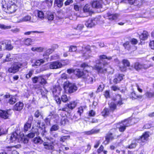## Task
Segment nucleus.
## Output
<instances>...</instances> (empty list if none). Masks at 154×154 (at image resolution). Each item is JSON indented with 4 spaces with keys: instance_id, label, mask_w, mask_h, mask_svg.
<instances>
[{
    "instance_id": "obj_1",
    "label": "nucleus",
    "mask_w": 154,
    "mask_h": 154,
    "mask_svg": "<svg viewBox=\"0 0 154 154\" xmlns=\"http://www.w3.org/2000/svg\"><path fill=\"white\" fill-rule=\"evenodd\" d=\"M81 67L83 68L84 70L86 71L83 75L84 81L86 84H91L93 83L94 79L91 76V74L88 72L89 69L90 68L88 64L83 63L81 65Z\"/></svg>"
},
{
    "instance_id": "obj_2",
    "label": "nucleus",
    "mask_w": 154,
    "mask_h": 154,
    "mask_svg": "<svg viewBox=\"0 0 154 154\" xmlns=\"http://www.w3.org/2000/svg\"><path fill=\"white\" fill-rule=\"evenodd\" d=\"M135 119H133L131 120L125 119L121 122L117 124V127L119 129V131L121 132H124L126 129V127L132 125L135 122Z\"/></svg>"
},
{
    "instance_id": "obj_3",
    "label": "nucleus",
    "mask_w": 154,
    "mask_h": 154,
    "mask_svg": "<svg viewBox=\"0 0 154 154\" xmlns=\"http://www.w3.org/2000/svg\"><path fill=\"white\" fill-rule=\"evenodd\" d=\"M64 88L66 93L71 94L75 92L77 90V88L74 84L66 82L64 84Z\"/></svg>"
},
{
    "instance_id": "obj_4",
    "label": "nucleus",
    "mask_w": 154,
    "mask_h": 154,
    "mask_svg": "<svg viewBox=\"0 0 154 154\" xmlns=\"http://www.w3.org/2000/svg\"><path fill=\"white\" fill-rule=\"evenodd\" d=\"M60 89L59 88L57 87H53L51 89V92L54 97V99L57 104H60L61 102V100L58 96L60 94Z\"/></svg>"
},
{
    "instance_id": "obj_5",
    "label": "nucleus",
    "mask_w": 154,
    "mask_h": 154,
    "mask_svg": "<svg viewBox=\"0 0 154 154\" xmlns=\"http://www.w3.org/2000/svg\"><path fill=\"white\" fill-rule=\"evenodd\" d=\"M18 137L17 134L14 132L11 134L7 136V142L8 143H15L16 142L18 141Z\"/></svg>"
},
{
    "instance_id": "obj_6",
    "label": "nucleus",
    "mask_w": 154,
    "mask_h": 154,
    "mask_svg": "<svg viewBox=\"0 0 154 154\" xmlns=\"http://www.w3.org/2000/svg\"><path fill=\"white\" fill-rule=\"evenodd\" d=\"M21 63H15L11 66L8 69V71L10 73H15L18 72L19 69L21 68Z\"/></svg>"
},
{
    "instance_id": "obj_7",
    "label": "nucleus",
    "mask_w": 154,
    "mask_h": 154,
    "mask_svg": "<svg viewBox=\"0 0 154 154\" xmlns=\"http://www.w3.org/2000/svg\"><path fill=\"white\" fill-rule=\"evenodd\" d=\"M90 48L89 46H86L84 48H82L81 53L82 54V57L85 59L88 58L91 56Z\"/></svg>"
},
{
    "instance_id": "obj_8",
    "label": "nucleus",
    "mask_w": 154,
    "mask_h": 154,
    "mask_svg": "<svg viewBox=\"0 0 154 154\" xmlns=\"http://www.w3.org/2000/svg\"><path fill=\"white\" fill-rule=\"evenodd\" d=\"M105 17L106 19H108L110 21H113L116 20L117 19L119 16V15L118 14H111L109 12L106 13L105 15Z\"/></svg>"
},
{
    "instance_id": "obj_9",
    "label": "nucleus",
    "mask_w": 154,
    "mask_h": 154,
    "mask_svg": "<svg viewBox=\"0 0 154 154\" xmlns=\"http://www.w3.org/2000/svg\"><path fill=\"white\" fill-rule=\"evenodd\" d=\"M63 66L62 64L58 61H55L51 63L49 65L51 69H57L61 68Z\"/></svg>"
},
{
    "instance_id": "obj_10",
    "label": "nucleus",
    "mask_w": 154,
    "mask_h": 154,
    "mask_svg": "<svg viewBox=\"0 0 154 154\" xmlns=\"http://www.w3.org/2000/svg\"><path fill=\"white\" fill-rule=\"evenodd\" d=\"M149 136L148 133L147 132H145L143 134V135L139 139H136V141H137V143H140V141L144 142L147 140Z\"/></svg>"
},
{
    "instance_id": "obj_11",
    "label": "nucleus",
    "mask_w": 154,
    "mask_h": 154,
    "mask_svg": "<svg viewBox=\"0 0 154 154\" xmlns=\"http://www.w3.org/2000/svg\"><path fill=\"white\" fill-rule=\"evenodd\" d=\"M113 100L116 102L118 106H120L123 104L122 100L121 95L119 94L116 95L113 98Z\"/></svg>"
},
{
    "instance_id": "obj_12",
    "label": "nucleus",
    "mask_w": 154,
    "mask_h": 154,
    "mask_svg": "<svg viewBox=\"0 0 154 154\" xmlns=\"http://www.w3.org/2000/svg\"><path fill=\"white\" fill-rule=\"evenodd\" d=\"M134 69L137 71H139L143 69H146L147 68L145 65L142 64L138 62L134 63Z\"/></svg>"
},
{
    "instance_id": "obj_13",
    "label": "nucleus",
    "mask_w": 154,
    "mask_h": 154,
    "mask_svg": "<svg viewBox=\"0 0 154 154\" xmlns=\"http://www.w3.org/2000/svg\"><path fill=\"white\" fill-rule=\"evenodd\" d=\"M96 23L95 19H91L87 21L85 25L87 27L91 28L94 26Z\"/></svg>"
},
{
    "instance_id": "obj_14",
    "label": "nucleus",
    "mask_w": 154,
    "mask_h": 154,
    "mask_svg": "<svg viewBox=\"0 0 154 154\" xmlns=\"http://www.w3.org/2000/svg\"><path fill=\"white\" fill-rule=\"evenodd\" d=\"M9 111L0 110V117L4 119H8L9 115Z\"/></svg>"
},
{
    "instance_id": "obj_15",
    "label": "nucleus",
    "mask_w": 154,
    "mask_h": 154,
    "mask_svg": "<svg viewBox=\"0 0 154 154\" xmlns=\"http://www.w3.org/2000/svg\"><path fill=\"white\" fill-rule=\"evenodd\" d=\"M91 6L93 8H102V3L101 1H94L91 3Z\"/></svg>"
},
{
    "instance_id": "obj_16",
    "label": "nucleus",
    "mask_w": 154,
    "mask_h": 154,
    "mask_svg": "<svg viewBox=\"0 0 154 154\" xmlns=\"http://www.w3.org/2000/svg\"><path fill=\"white\" fill-rule=\"evenodd\" d=\"M113 138L112 134L108 133L105 136V140L103 142V143L107 144L109 143L110 140H112Z\"/></svg>"
},
{
    "instance_id": "obj_17",
    "label": "nucleus",
    "mask_w": 154,
    "mask_h": 154,
    "mask_svg": "<svg viewBox=\"0 0 154 154\" xmlns=\"http://www.w3.org/2000/svg\"><path fill=\"white\" fill-rule=\"evenodd\" d=\"M23 107V104L22 102H19L17 103L14 106L13 109L17 111L21 110Z\"/></svg>"
},
{
    "instance_id": "obj_18",
    "label": "nucleus",
    "mask_w": 154,
    "mask_h": 154,
    "mask_svg": "<svg viewBox=\"0 0 154 154\" xmlns=\"http://www.w3.org/2000/svg\"><path fill=\"white\" fill-rule=\"evenodd\" d=\"M45 60H46L45 58H44V59H41L36 60L33 62V63L32 64V66H39L41 64L45 62Z\"/></svg>"
},
{
    "instance_id": "obj_19",
    "label": "nucleus",
    "mask_w": 154,
    "mask_h": 154,
    "mask_svg": "<svg viewBox=\"0 0 154 154\" xmlns=\"http://www.w3.org/2000/svg\"><path fill=\"white\" fill-rule=\"evenodd\" d=\"M17 5H17L16 4L10 6H9V5H7L8 9L9 10L10 12L11 13L14 12L17 8L18 6H19L18 5V4Z\"/></svg>"
},
{
    "instance_id": "obj_20",
    "label": "nucleus",
    "mask_w": 154,
    "mask_h": 154,
    "mask_svg": "<svg viewBox=\"0 0 154 154\" xmlns=\"http://www.w3.org/2000/svg\"><path fill=\"white\" fill-rule=\"evenodd\" d=\"M86 71L84 70V72L81 71L79 69H76L74 70V73L79 78H80L82 76L83 78L84 74L86 72Z\"/></svg>"
},
{
    "instance_id": "obj_21",
    "label": "nucleus",
    "mask_w": 154,
    "mask_h": 154,
    "mask_svg": "<svg viewBox=\"0 0 154 154\" xmlns=\"http://www.w3.org/2000/svg\"><path fill=\"white\" fill-rule=\"evenodd\" d=\"M148 36V32L146 31H144L141 34L139 35V38L140 40H145L147 38Z\"/></svg>"
},
{
    "instance_id": "obj_22",
    "label": "nucleus",
    "mask_w": 154,
    "mask_h": 154,
    "mask_svg": "<svg viewBox=\"0 0 154 154\" xmlns=\"http://www.w3.org/2000/svg\"><path fill=\"white\" fill-rule=\"evenodd\" d=\"M78 103V101L77 100L72 101L67 105V106L68 108L72 109L76 107Z\"/></svg>"
},
{
    "instance_id": "obj_23",
    "label": "nucleus",
    "mask_w": 154,
    "mask_h": 154,
    "mask_svg": "<svg viewBox=\"0 0 154 154\" xmlns=\"http://www.w3.org/2000/svg\"><path fill=\"white\" fill-rule=\"evenodd\" d=\"M123 75L122 74H119L116 75V78L113 80V82L115 84H117L122 80Z\"/></svg>"
},
{
    "instance_id": "obj_24",
    "label": "nucleus",
    "mask_w": 154,
    "mask_h": 154,
    "mask_svg": "<svg viewBox=\"0 0 154 154\" xmlns=\"http://www.w3.org/2000/svg\"><path fill=\"white\" fill-rule=\"evenodd\" d=\"M41 122L39 121H38L37 122L36 126L37 127L39 128V129H41L42 131L41 132L42 135H43L45 133L46 131L45 130V127L44 125H42V127H41L40 126Z\"/></svg>"
},
{
    "instance_id": "obj_25",
    "label": "nucleus",
    "mask_w": 154,
    "mask_h": 154,
    "mask_svg": "<svg viewBox=\"0 0 154 154\" xmlns=\"http://www.w3.org/2000/svg\"><path fill=\"white\" fill-rule=\"evenodd\" d=\"M2 44L3 47H4V48L8 50H11L13 48V46L11 45L10 43H8V42H5V43L3 42H2Z\"/></svg>"
},
{
    "instance_id": "obj_26",
    "label": "nucleus",
    "mask_w": 154,
    "mask_h": 154,
    "mask_svg": "<svg viewBox=\"0 0 154 154\" xmlns=\"http://www.w3.org/2000/svg\"><path fill=\"white\" fill-rule=\"evenodd\" d=\"M100 131V129H93L91 131H85V133L87 135H90L93 134L98 133Z\"/></svg>"
},
{
    "instance_id": "obj_27",
    "label": "nucleus",
    "mask_w": 154,
    "mask_h": 154,
    "mask_svg": "<svg viewBox=\"0 0 154 154\" xmlns=\"http://www.w3.org/2000/svg\"><path fill=\"white\" fill-rule=\"evenodd\" d=\"M53 51V49H48L45 52L44 54H43V56H45L46 57L44 58H45L46 61H48V59H49L48 55L51 54Z\"/></svg>"
},
{
    "instance_id": "obj_28",
    "label": "nucleus",
    "mask_w": 154,
    "mask_h": 154,
    "mask_svg": "<svg viewBox=\"0 0 154 154\" xmlns=\"http://www.w3.org/2000/svg\"><path fill=\"white\" fill-rule=\"evenodd\" d=\"M12 148V146L10 147H9V149L8 150L9 151L7 153L3 152L0 153V154H19L17 152L16 150L12 151L11 148Z\"/></svg>"
},
{
    "instance_id": "obj_29",
    "label": "nucleus",
    "mask_w": 154,
    "mask_h": 154,
    "mask_svg": "<svg viewBox=\"0 0 154 154\" xmlns=\"http://www.w3.org/2000/svg\"><path fill=\"white\" fill-rule=\"evenodd\" d=\"M64 1V0H54V5L59 8H61L63 5Z\"/></svg>"
},
{
    "instance_id": "obj_30",
    "label": "nucleus",
    "mask_w": 154,
    "mask_h": 154,
    "mask_svg": "<svg viewBox=\"0 0 154 154\" xmlns=\"http://www.w3.org/2000/svg\"><path fill=\"white\" fill-rule=\"evenodd\" d=\"M46 15L45 16L49 20L51 21L54 19V16L52 13L49 11H47L46 12Z\"/></svg>"
},
{
    "instance_id": "obj_31",
    "label": "nucleus",
    "mask_w": 154,
    "mask_h": 154,
    "mask_svg": "<svg viewBox=\"0 0 154 154\" xmlns=\"http://www.w3.org/2000/svg\"><path fill=\"white\" fill-rule=\"evenodd\" d=\"M69 121L66 117H62L60 121V123L61 125H64L67 124Z\"/></svg>"
},
{
    "instance_id": "obj_32",
    "label": "nucleus",
    "mask_w": 154,
    "mask_h": 154,
    "mask_svg": "<svg viewBox=\"0 0 154 154\" xmlns=\"http://www.w3.org/2000/svg\"><path fill=\"white\" fill-rule=\"evenodd\" d=\"M117 104H116L113 102H111L109 104V107L110 108V111L113 112L117 109Z\"/></svg>"
},
{
    "instance_id": "obj_33",
    "label": "nucleus",
    "mask_w": 154,
    "mask_h": 154,
    "mask_svg": "<svg viewBox=\"0 0 154 154\" xmlns=\"http://www.w3.org/2000/svg\"><path fill=\"white\" fill-rule=\"evenodd\" d=\"M31 126V123H29L28 122L26 123L24 125V131L26 132L29 131L30 129Z\"/></svg>"
},
{
    "instance_id": "obj_34",
    "label": "nucleus",
    "mask_w": 154,
    "mask_h": 154,
    "mask_svg": "<svg viewBox=\"0 0 154 154\" xmlns=\"http://www.w3.org/2000/svg\"><path fill=\"white\" fill-rule=\"evenodd\" d=\"M110 112V111L108 108H105L101 112L102 115L103 116H107L109 114Z\"/></svg>"
},
{
    "instance_id": "obj_35",
    "label": "nucleus",
    "mask_w": 154,
    "mask_h": 154,
    "mask_svg": "<svg viewBox=\"0 0 154 154\" xmlns=\"http://www.w3.org/2000/svg\"><path fill=\"white\" fill-rule=\"evenodd\" d=\"M43 144L45 148L48 150H52L54 148L53 146L50 145L48 143L45 142Z\"/></svg>"
},
{
    "instance_id": "obj_36",
    "label": "nucleus",
    "mask_w": 154,
    "mask_h": 154,
    "mask_svg": "<svg viewBox=\"0 0 154 154\" xmlns=\"http://www.w3.org/2000/svg\"><path fill=\"white\" fill-rule=\"evenodd\" d=\"M91 8L90 5L86 4L83 8V11L84 12H88L91 11Z\"/></svg>"
},
{
    "instance_id": "obj_37",
    "label": "nucleus",
    "mask_w": 154,
    "mask_h": 154,
    "mask_svg": "<svg viewBox=\"0 0 154 154\" xmlns=\"http://www.w3.org/2000/svg\"><path fill=\"white\" fill-rule=\"evenodd\" d=\"M95 67L99 72L104 73L106 71V69L102 68L101 67L97 65L95 66Z\"/></svg>"
},
{
    "instance_id": "obj_38",
    "label": "nucleus",
    "mask_w": 154,
    "mask_h": 154,
    "mask_svg": "<svg viewBox=\"0 0 154 154\" xmlns=\"http://www.w3.org/2000/svg\"><path fill=\"white\" fill-rule=\"evenodd\" d=\"M99 57L100 59V62L103 61V60L104 59H106L108 60H110L112 59L111 57H107L106 55H100L99 56Z\"/></svg>"
},
{
    "instance_id": "obj_39",
    "label": "nucleus",
    "mask_w": 154,
    "mask_h": 154,
    "mask_svg": "<svg viewBox=\"0 0 154 154\" xmlns=\"http://www.w3.org/2000/svg\"><path fill=\"white\" fill-rule=\"evenodd\" d=\"M33 142L35 143L41 144L43 141L40 137H36L33 139Z\"/></svg>"
},
{
    "instance_id": "obj_40",
    "label": "nucleus",
    "mask_w": 154,
    "mask_h": 154,
    "mask_svg": "<svg viewBox=\"0 0 154 154\" xmlns=\"http://www.w3.org/2000/svg\"><path fill=\"white\" fill-rule=\"evenodd\" d=\"M43 3H46L47 6L50 8L52 5L53 0H45L43 2Z\"/></svg>"
},
{
    "instance_id": "obj_41",
    "label": "nucleus",
    "mask_w": 154,
    "mask_h": 154,
    "mask_svg": "<svg viewBox=\"0 0 154 154\" xmlns=\"http://www.w3.org/2000/svg\"><path fill=\"white\" fill-rule=\"evenodd\" d=\"M31 50L33 51H36L37 52H41L43 51V48L41 47H33L31 48Z\"/></svg>"
},
{
    "instance_id": "obj_42",
    "label": "nucleus",
    "mask_w": 154,
    "mask_h": 154,
    "mask_svg": "<svg viewBox=\"0 0 154 154\" xmlns=\"http://www.w3.org/2000/svg\"><path fill=\"white\" fill-rule=\"evenodd\" d=\"M38 82L43 85H45L47 83L46 81L41 76H39V78H38Z\"/></svg>"
},
{
    "instance_id": "obj_43",
    "label": "nucleus",
    "mask_w": 154,
    "mask_h": 154,
    "mask_svg": "<svg viewBox=\"0 0 154 154\" xmlns=\"http://www.w3.org/2000/svg\"><path fill=\"white\" fill-rule=\"evenodd\" d=\"M11 56V54H7L6 56V59L4 60L3 61V63H4L6 62H9L11 61L13 59L10 57Z\"/></svg>"
},
{
    "instance_id": "obj_44",
    "label": "nucleus",
    "mask_w": 154,
    "mask_h": 154,
    "mask_svg": "<svg viewBox=\"0 0 154 154\" xmlns=\"http://www.w3.org/2000/svg\"><path fill=\"white\" fill-rule=\"evenodd\" d=\"M17 100L16 98L15 97H13L9 99L8 102L10 104H13Z\"/></svg>"
},
{
    "instance_id": "obj_45",
    "label": "nucleus",
    "mask_w": 154,
    "mask_h": 154,
    "mask_svg": "<svg viewBox=\"0 0 154 154\" xmlns=\"http://www.w3.org/2000/svg\"><path fill=\"white\" fill-rule=\"evenodd\" d=\"M59 128V126L55 124L53 125L51 128L50 129V131H56L58 130Z\"/></svg>"
},
{
    "instance_id": "obj_46",
    "label": "nucleus",
    "mask_w": 154,
    "mask_h": 154,
    "mask_svg": "<svg viewBox=\"0 0 154 154\" xmlns=\"http://www.w3.org/2000/svg\"><path fill=\"white\" fill-rule=\"evenodd\" d=\"M41 92L42 97L44 98L47 99V97L46 96V94L48 92V91L46 90H45L44 91L41 90Z\"/></svg>"
},
{
    "instance_id": "obj_47",
    "label": "nucleus",
    "mask_w": 154,
    "mask_h": 154,
    "mask_svg": "<svg viewBox=\"0 0 154 154\" xmlns=\"http://www.w3.org/2000/svg\"><path fill=\"white\" fill-rule=\"evenodd\" d=\"M6 2L7 3V5H15V3L16 2V1L14 0H6Z\"/></svg>"
},
{
    "instance_id": "obj_48",
    "label": "nucleus",
    "mask_w": 154,
    "mask_h": 154,
    "mask_svg": "<svg viewBox=\"0 0 154 154\" xmlns=\"http://www.w3.org/2000/svg\"><path fill=\"white\" fill-rule=\"evenodd\" d=\"M125 49L129 50L130 48V46L129 44V42H127L125 43H124L123 45Z\"/></svg>"
},
{
    "instance_id": "obj_49",
    "label": "nucleus",
    "mask_w": 154,
    "mask_h": 154,
    "mask_svg": "<svg viewBox=\"0 0 154 154\" xmlns=\"http://www.w3.org/2000/svg\"><path fill=\"white\" fill-rule=\"evenodd\" d=\"M85 108V106H81L78 108L77 113L79 114L80 116H81V114L83 112L84 109Z\"/></svg>"
},
{
    "instance_id": "obj_50",
    "label": "nucleus",
    "mask_w": 154,
    "mask_h": 154,
    "mask_svg": "<svg viewBox=\"0 0 154 154\" xmlns=\"http://www.w3.org/2000/svg\"><path fill=\"white\" fill-rule=\"evenodd\" d=\"M52 115V114L51 113L46 118L45 120V121L47 124L50 123V121L51 118V116Z\"/></svg>"
},
{
    "instance_id": "obj_51",
    "label": "nucleus",
    "mask_w": 154,
    "mask_h": 154,
    "mask_svg": "<svg viewBox=\"0 0 154 154\" xmlns=\"http://www.w3.org/2000/svg\"><path fill=\"white\" fill-rule=\"evenodd\" d=\"M145 95L148 98H151L154 96V92H147L145 93Z\"/></svg>"
},
{
    "instance_id": "obj_52",
    "label": "nucleus",
    "mask_w": 154,
    "mask_h": 154,
    "mask_svg": "<svg viewBox=\"0 0 154 154\" xmlns=\"http://www.w3.org/2000/svg\"><path fill=\"white\" fill-rule=\"evenodd\" d=\"M38 16L41 19H43L45 17L44 14L42 11H38Z\"/></svg>"
},
{
    "instance_id": "obj_53",
    "label": "nucleus",
    "mask_w": 154,
    "mask_h": 154,
    "mask_svg": "<svg viewBox=\"0 0 154 154\" xmlns=\"http://www.w3.org/2000/svg\"><path fill=\"white\" fill-rule=\"evenodd\" d=\"M70 136L67 135L62 137L60 139V141L63 142H64L66 140L70 138Z\"/></svg>"
},
{
    "instance_id": "obj_54",
    "label": "nucleus",
    "mask_w": 154,
    "mask_h": 154,
    "mask_svg": "<svg viewBox=\"0 0 154 154\" xmlns=\"http://www.w3.org/2000/svg\"><path fill=\"white\" fill-rule=\"evenodd\" d=\"M136 142H137V141H136V140L134 141L129 146V148L131 149L135 148L137 145Z\"/></svg>"
},
{
    "instance_id": "obj_55",
    "label": "nucleus",
    "mask_w": 154,
    "mask_h": 154,
    "mask_svg": "<svg viewBox=\"0 0 154 154\" xmlns=\"http://www.w3.org/2000/svg\"><path fill=\"white\" fill-rule=\"evenodd\" d=\"M128 1L130 4H133L135 5H137L138 0H128Z\"/></svg>"
},
{
    "instance_id": "obj_56",
    "label": "nucleus",
    "mask_w": 154,
    "mask_h": 154,
    "mask_svg": "<svg viewBox=\"0 0 154 154\" xmlns=\"http://www.w3.org/2000/svg\"><path fill=\"white\" fill-rule=\"evenodd\" d=\"M0 28L2 29H10L11 28V26H7L4 24H0Z\"/></svg>"
},
{
    "instance_id": "obj_57",
    "label": "nucleus",
    "mask_w": 154,
    "mask_h": 154,
    "mask_svg": "<svg viewBox=\"0 0 154 154\" xmlns=\"http://www.w3.org/2000/svg\"><path fill=\"white\" fill-rule=\"evenodd\" d=\"M31 17L30 16L27 15L24 17L22 19V21H27L30 20H31Z\"/></svg>"
},
{
    "instance_id": "obj_58",
    "label": "nucleus",
    "mask_w": 154,
    "mask_h": 154,
    "mask_svg": "<svg viewBox=\"0 0 154 154\" xmlns=\"http://www.w3.org/2000/svg\"><path fill=\"white\" fill-rule=\"evenodd\" d=\"M61 99L62 101L63 102H66L68 101V99L67 96L66 95H62Z\"/></svg>"
},
{
    "instance_id": "obj_59",
    "label": "nucleus",
    "mask_w": 154,
    "mask_h": 154,
    "mask_svg": "<svg viewBox=\"0 0 154 154\" xmlns=\"http://www.w3.org/2000/svg\"><path fill=\"white\" fill-rule=\"evenodd\" d=\"M122 62L125 66H128L130 65V63L128 60H122Z\"/></svg>"
},
{
    "instance_id": "obj_60",
    "label": "nucleus",
    "mask_w": 154,
    "mask_h": 154,
    "mask_svg": "<svg viewBox=\"0 0 154 154\" xmlns=\"http://www.w3.org/2000/svg\"><path fill=\"white\" fill-rule=\"evenodd\" d=\"M7 132V130L5 129H4L3 128L0 129V136L2 134H6Z\"/></svg>"
},
{
    "instance_id": "obj_61",
    "label": "nucleus",
    "mask_w": 154,
    "mask_h": 154,
    "mask_svg": "<svg viewBox=\"0 0 154 154\" xmlns=\"http://www.w3.org/2000/svg\"><path fill=\"white\" fill-rule=\"evenodd\" d=\"M31 39L30 38H27L25 40V44L27 45H31Z\"/></svg>"
},
{
    "instance_id": "obj_62",
    "label": "nucleus",
    "mask_w": 154,
    "mask_h": 154,
    "mask_svg": "<svg viewBox=\"0 0 154 154\" xmlns=\"http://www.w3.org/2000/svg\"><path fill=\"white\" fill-rule=\"evenodd\" d=\"M104 85L102 83L101 84H100L99 85L97 88V91L98 92L102 91L103 89L104 88Z\"/></svg>"
},
{
    "instance_id": "obj_63",
    "label": "nucleus",
    "mask_w": 154,
    "mask_h": 154,
    "mask_svg": "<svg viewBox=\"0 0 154 154\" xmlns=\"http://www.w3.org/2000/svg\"><path fill=\"white\" fill-rule=\"evenodd\" d=\"M77 50L76 47L75 46H71L69 48V51L70 52H74Z\"/></svg>"
},
{
    "instance_id": "obj_64",
    "label": "nucleus",
    "mask_w": 154,
    "mask_h": 154,
    "mask_svg": "<svg viewBox=\"0 0 154 154\" xmlns=\"http://www.w3.org/2000/svg\"><path fill=\"white\" fill-rule=\"evenodd\" d=\"M35 132H30L27 135V136L29 138H32L34 137L35 135Z\"/></svg>"
}]
</instances>
